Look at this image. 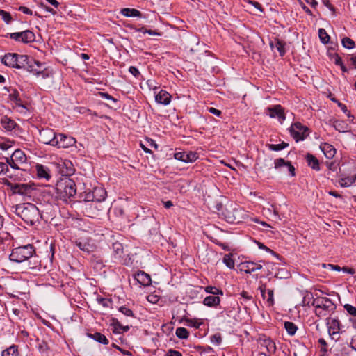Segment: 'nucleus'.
<instances>
[{
    "label": "nucleus",
    "instance_id": "obj_1",
    "mask_svg": "<svg viewBox=\"0 0 356 356\" xmlns=\"http://www.w3.org/2000/svg\"><path fill=\"white\" fill-rule=\"evenodd\" d=\"M13 211L26 222L31 225L38 221L40 212L35 205L24 203L13 207Z\"/></svg>",
    "mask_w": 356,
    "mask_h": 356
},
{
    "label": "nucleus",
    "instance_id": "obj_2",
    "mask_svg": "<svg viewBox=\"0 0 356 356\" xmlns=\"http://www.w3.org/2000/svg\"><path fill=\"white\" fill-rule=\"evenodd\" d=\"M56 197L67 201L76 193V186L74 180L64 177L58 181L56 186Z\"/></svg>",
    "mask_w": 356,
    "mask_h": 356
},
{
    "label": "nucleus",
    "instance_id": "obj_3",
    "mask_svg": "<svg viewBox=\"0 0 356 356\" xmlns=\"http://www.w3.org/2000/svg\"><path fill=\"white\" fill-rule=\"evenodd\" d=\"M2 63L6 66L22 69L28 61V56L19 55L15 53L6 54L1 59Z\"/></svg>",
    "mask_w": 356,
    "mask_h": 356
},
{
    "label": "nucleus",
    "instance_id": "obj_4",
    "mask_svg": "<svg viewBox=\"0 0 356 356\" xmlns=\"http://www.w3.org/2000/svg\"><path fill=\"white\" fill-rule=\"evenodd\" d=\"M34 250L31 245L15 248L10 254V259L17 263L23 262L33 254Z\"/></svg>",
    "mask_w": 356,
    "mask_h": 356
},
{
    "label": "nucleus",
    "instance_id": "obj_5",
    "mask_svg": "<svg viewBox=\"0 0 356 356\" xmlns=\"http://www.w3.org/2000/svg\"><path fill=\"white\" fill-rule=\"evenodd\" d=\"M224 216L227 222L234 223L241 222L245 218L246 214L241 207L231 204L225 209Z\"/></svg>",
    "mask_w": 356,
    "mask_h": 356
},
{
    "label": "nucleus",
    "instance_id": "obj_6",
    "mask_svg": "<svg viewBox=\"0 0 356 356\" xmlns=\"http://www.w3.org/2000/svg\"><path fill=\"white\" fill-rule=\"evenodd\" d=\"M313 305L315 307V313L319 317H324L334 309V304L327 298L321 297L314 299Z\"/></svg>",
    "mask_w": 356,
    "mask_h": 356
},
{
    "label": "nucleus",
    "instance_id": "obj_7",
    "mask_svg": "<svg viewBox=\"0 0 356 356\" xmlns=\"http://www.w3.org/2000/svg\"><path fill=\"white\" fill-rule=\"evenodd\" d=\"M26 63H27L24 65V68L28 72L38 77L42 76V78H46L49 76V72H47L44 63L37 61L33 58H30L29 56L28 61Z\"/></svg>",
    "mask_w": 356,
    "mask_h": 356
},
{
    "label": "nucleus",
    "instance_id": "obj_8",
    "mask_svg": "<svg viewBox=\"0 0 356 356\" xmlns=\"http://www.w3.org/2000/svg\"><path fill=\"white\" fill-rule=\"evenodd\" d=\"M290 132L296 142L303 140L309 135L308 128L300 122L293 124Z\"/></svg>",
    "mask_w": 356,
    "mask_h": 356
},
{
    "label": "nucleus",
    "instance_id": "obj_9",
    "mask_svg": "<svg viewBox=\"0 0 356 356\" xmlns=\"http://www.w3.org/2000/svg\"><path fill=\"white\" fill-rule=\"evenodd\" d=\"M3 183L10 187L14 194L30 195L33 190V186L29 184H11L8 180H5Z\"/></svg>",
    "mask_w": 356,
    "mask_h": 356
},
{
    "label": "nucleus",
    "instance_id": "obj_10",
    "mask_svg": "<svg viewBox=\"0 0 356 356\" xmlns=\"http://www.w3.org/2000/svg\"><path fill=\"white\" fill-rule=\"evenodd\" d=\"M26 161L25 154L20 149H16L12 154L10 159H7V163L14 169H19V165Z\"/></svg>",
    "mask_w": 356,
    "mask_h": 356
},
{
    "label": "nucleus",
    "instance_id": "obj_11",
    "mask_svg": "<svg viewBox=\"0 0 356 356\" xmlns=\"http://www.w3.org/2000/svg\"><path fill=\"white\" fill-rule=\"evenodd\" d=\"M259 343L260 349L261 350V353L265 356L270 355L275 352V343L270 338H260L259 339Z\"/></svg>",
    "mask_w": 356,
    "mask_h": 356
},
{
    "label": "nucleus",
    "instance_id": "obj_12",
    "mask_svg": "<svg viewBox=\"0 0 356 356\" xmlns=\"http://www.w3.org/2000/svg\"><path fill=\"white\" fill-rule=\"evenodd\" d=\"M76 143L75 138L64 134L56 135L54 146L58 148H67Z\"/></svg>",
    "mask_w": 356,
    "mask_h": 356
},
{
    "label": "nucleus",
    "instance_id": "obj_13",
    "mask_svg": "<svg viewBox=\"0 0 356 356\" xmlns=\"http://www.w3.org/2000/svg\"><path fill=\"white\" fill-rule=\"evenodd\" d=\"M56 135L51 129H42L40 131V140L44 144L54 145Z\"/></svg>",
    "mask_w": 356,
    "mask_h": 356
},
{
    "label": "nucleus",
    "instance_id": "obj_14",
    "mask_svg": "<svg viewBox=\"0 0 356 356\" xmlns=\"http://www.w3.org/2000/svg\"><path fill=\"white\" fill-rule=\"evenodd\" d=\"M240 270L250 274L262 268V265L253 261H244L239 265Z\"/></svg>",
    "mask_w": 356,
    "mask_h": 356
},
{
    "label": "nucleus",
    "instance_id": "obj_15",
    "mask_svg": "<svg viewBox=\"0 0 356 356\" xmlns=\"http://www.w3.org/2000/svg\"><path fill=\"white\" fill-rule=\"evenodd\" d=\"M175 159L185 163H191L197 159V155L194 152H177L175 154Z\"/></svg>",
    "mask_w": 356,
    "mask_h": 356
},
{
    "label": "nucleus",
    "instance_id": "obj_16",
    "mask_svg": "<svg viewBox=\"0 0 356 356\" xmlns=\"http://www.w3.org/2000/svg\"><path fill=\"white\" fill-rule=\"evenodd\" d=\"M327 325L330 335L332 336L333 339H335L334 337L339 334L340 330L339 321L336 318H329L327 321Z\"/></svg>",
    "mask_w": 356,
    "mask_h": 356
},
{
    "label": "nucleus",
    "instance_id": "obj_17",
    "mask_svg": "<svg viewBox=\"0 0 356 356\" xmlns=\"http://www.w3.org/2000/svg\"><path fill=\"white\" fill-rule=\"evenodd\" d=\"M76 245L80 250L88 253L93 252L96 248V245L87 238L76 241Z\"/></svg>",
    "mask_w": 356,
    "mask_h": 356
},
{
    "label": "nucleus",
    "instance_id": "obj_18",
    "mask_svg": "<svg viewBox=\"0 0 356 356\" xmlns=\"http://www.w3.org/2000/svg\"><path fill=\"white\" fill-rule=\"evenodd\" d=\"M263 211L265 215L269 217H274L281 220L277 207L269 202H266V205L263 207Z\"/></svg>",
    "mask_w": 356,
    "mask_h": 356
},
{
    "label": "nucleus",
    "instance_id": "obj_19",
    "mask_svg": "<svg viewBox=\"0 0 356 356\" xmlns=\"http://www.w3.org/2000/svg\"><path fill=\"white\" fill-rule=\"evenodd\" d=\"M268 111L270 118H277L281 122L285 120V115L280 105H277L273 108H268Z\"/></svg>",
    "mask_w": 356,
    "mask_h": 356
},
{
    "label": "nucleus",
    "instance_id": "obj_20",
    "mask_svg": "<svg viewBox=\"0 0 356 356\" xmlns=\"http://www.w3.org/2000/svg\"><path fill=\"white\" fill-rule=\"evenodd\" d=\"M275 168L276 169H280L282 168H287L288 172L291 175L294 176V167L291 164V163L284 161L283 159H277L274 162Z\"/></svg>",
    "mask_w": 356,
    "mask_h": 356
},
{
    "label": "nucleus",
    "instance_id": "obj_21",
    "mask_svg": "<svg viewBox=\"0 0 356 356\" xmlns=\"http://www.w3.org/2000/svg\"><path fill=\"white\" fill-rule=\"evenodd\" d=\"M171 95L165 90H160L155 96V100L159 104L168 105L170 104Z\"/></svg>",
    "mask_w": 356,
    "mask_h": 356
},
{
    "label": "nucleus",
    "instance_id": "obj_22",
    "mask_svg": "<svg viewBox=\"0 0 356 356\" xmlns=\"http://www.w3.org/2000/svg\"><path fill=\"white\" fill-rule=\"evenodd\" d=\"M259 289L261 293L262 297L265 299L266 298V301L269 305H273L274 303V298H273V291L270 289L267 292V297L266 296V286L265 284L261 283Z\"/></svg>",
    "mask_w": 356,
    "mask_h": 356
},
{
    "label": "nucleus",
    "instance_id": "obj_23",
    "mask_svg": "<svg viewBox=\"0 0 356 356\" xmlns=\"http://www.w3.org/2000/svg\"><path fill=\"white\" fill-rule=\"evenodd\" d=\"M135 279L143 286H149L151 284L150 276L143 271L138 273L135 275Z\"/></svg>",
    "mask_w": 356,
    "mask_h": 356
},
{
    "label": "nucleus",
    "instance_id": "obj_24",
    "mask_svg": "<svg viewBox=\"0 0 356 356\" xmlns=\"http://www.w3.org/2000/svg\"><path fill=\"white\" fill-rule=\"evenodd\" d=\"M321 149L324 153L325 156L327 159H332L335 154H336V149L335 148L328 143H324L321 146Z\"/></svg>",
    "mask_w": 356,
    "mask_h": 356
},
{
    "label": "nucleus",
    "instance_id": "obj_25",
    "mask_svg": "<svg viewBox=\"0 0 356 356\" xmlns=\"http://www.w3.org/2000/svg\"><path fill=\"white\" fill-rule=\"evenodd\" d=\"M95 200L97 202H102L106 198V191L102 187L95 188L92 191Z\"/></svg>",
    "mask_w": 356,
    "mask_h": 356
},
{
    "label": "nucleus",
    "instance_id": "obj_26",
    "mask_svg": "<svg viewBox=\"0 0 356 356\" xmlns=\"http://www.w3.org/2000/svg\"><path fill=\"white\" fill-rule=\"evenodd\" d=\"M37 175L39 178L49 180L50 179L49 171L48 168H45L42 165L38 164L35 166Z\"/></svg>",
    "mask_w": 356,
    "mask_h": 356
},
{
    "label": "nucleus",
    "instance_id": "obj_27",
    "mask_svg": "<svg viewBox=\"0 0 356 356\" xmlns=\"http://www.w3.org/2000/svg\"><path fill=\"white\" fill-rule=\"evenodd\" d=\"M21 42L24 43L31 42L35 40V34L31 31L20 32Z\"/></svg>",
    "mask_w": 356,
    "mask_h": 356
},
{
    "label": "nucleus",
    "instance_id": "obj_28",
    "mask_svg": "<svg viewBox=\"0 0 356 356\" xmlns=\"http://www.w3.org/2000/svg\"><path fill=\"white\" fill-rule=\"evenodd\" d=\"M220 298L215 296H209L204 299L203 303L209 307L216 306L220 303Z\"/></svg>",
    "mask_w": 356,
    "mask_h": 356
},
{
    "label": "nucleus",
    "instance_id": "obj_29",
    "mask_svg": "<svg viewBox=\"0 0 356 356\" xmlns=\"http://www.w3.org/2000/svg\"><path fill=\"white\" fill-rule=\"evenodd\" d=\"M1 124L3 127L8 131L13 130L16 126V123L13 120L7 118L6 116L2 118Z\"/></svg>",
    "mask_w": 356,
    "mask_h": 356
},
{
    "label": "nucleus",
    "instance_id": "obj_30",
    "mask_svg": "<svg viewBox=\"0 0 356 356\" xmlns=\"http://www.w3.org/2000/svg\"><path fill=\"white\" fill-rule=\"evenodd\" d=\"M334 127L336 130L342 133L348 131L350 129L348 124L341 120H336L334 122Z\"/></svg>",
    "mask_w": 356,
    "mask_h": 356
},
{
    "label": "nucleus",
    "instance_id": "obj_31",
    "mask_svg": "<svg viewBox=\"0 0 356 356\" xmlns=\"http://www.w3.org/2000/svg\"><path fill=\"white\" fill-rule=\"evenodd\" d=\"M356 182L355 177H346L339 179V184L341 187H348Z\"/></svg>",
    "mask_w": 356,
    "mask_h": 356
},
{
    "label": "nucleus",
    "instance_id": "obj_32",
    "mask_svg": "<svg viewBox=\"0 0 356 356\" xmlns=\"http://www.w3.org/2000/svg\"><path fill=\"white\" fill-rule=\"evenodd\" d=\"M121 13L126 17H140L141 13L139 10L134 8H123Z\"/></svg>",
    "mask_w": 356,
    "mask_h": 356
},
{
    "label": "nucleus",
    "instance_id": "obj_33",
    "mask_svg": "<svg viewBox=\"0 0 356 356\" xmlns=\"http://www.w3.org/2000/svg\"><path fill=\"white\" fill-rule=\"evenodd\" d=\"M89 336L90 337H92L96 341H98V342H99L101 343H103V344H108V340L107 339L106 336L102 334H101V333H99V332H96V333H94V334H90Z\"/></svg>",
    "mask_w": 356,
    "mask_h": 356
},
{
    "label": "nucleus",
    "instance_id": "obj_34",
    "mask_svg": "<svg viewBox=\"0 0 356 356\" xmlns=\"http://www.w3.org/2000/svg\"><path fill=\"white\" fill-rule=\"evenodd\" d=\"M1 356H19L17 348L15 346H11L2 352Z\"/></svg>",
    "mask_w": 356,
    "mask_h": 356
},
{
    "label": "nucleus",
    "instance_id": "obj_35",
    "mask_svg": "<svg viewBox=\"0 0 356 356\" xmlns=\"http://www.w3.org/2000/svg\"><path fill=\"white\" fill-rule=\"evenodd\" d=\"M307 161L308 165L314 170H319L318 161L312 155L308 154L307 156Z\"/></svg>",
    "mask_w": 356,
    "mask_h": 356
},
{
    "label": "nucleus",
    "instance_id": "obj_36",
    "mask_svg": "<svg viewBox=\"0 0 356 356\" xmlns=\"http://www.w3.org/2000/svg\"><path fill=\"white\" fill-rule=\"evenodd\" d=\"M113 250L115 253V257H120L123 253V245L119 242H115L113 243Z\"/></svg>",
    "mask_w": 356,
    "mask_h": 356
},
{
    "label": "nucleus",
    "instance_id": "obj_37",
    "mask_svg": "<svg viewBox=\"0 0 356 356\" xmlns=\"http://www.w3.org/2000/svg\"><path fill=\"white\" fill-rule=\"evenodd\" d=\"M284 327H285L286 330L287 331L288 334L290 335H293L297 330V327L292 322H289V321L285 322Z\"/></svg>",
    "mask_w": 356,
    "mask_h": 356
},
{
    "label": "nucleus",
    "instance_id": "obj_38",
    "mask_svg": "<svg viewBox=\"0 0 356 356\" xmlns=\"http://www.w3.org/2000/svg\"><path fill=\"white\" fill-rule=\"evenodd\" d=\"M176 336L179 339H187L189 336V332L184 327H178L176 330Z\"/></svg>",
    "mask_w": 356,
    "mask_h": 356
},
{
    "label": "nucleus",
    "instance_id": "obj_39",
    "mask_svg": "<svg viewBox=\"0 0 356 356\" xmlns=\"http://www.w3.org/2000/svg\"><path fill=\"white\" fill-rule=\"evenodd\" d=\"M288 146V143L282 142L280 144H270L268 145V148L272 151L277 152L287 147Z\"/></svg>",
    "mask_w": 356,
    "mask_h": 356
},
{
    "label": "nucleus",
    "instance_id": "obj_40",
    "mask_svg": "<svg viewBox=\"0 0 356 356\" xmlns=\"http://www.w3.org/2000/svg\"><path fill=\"white\" fill-rule=\"evenodd\" d=\"M185 322H186V325L187 326L193 327L195 328H199L200 325L202 324V323L201 321H200L199 320H197L196 318H192V319L186 318Z\"/></svg>",
    "mask_w": 356,
    "mask_h": 356
},
{
    "label": "nucleus",
    "instance_id": "obj_41",
    "mask_svg": "<svg viewBox=\"0 0 356 356\" xmlns=\"http://www.w3.org/2000/svg\"><path fill=\"white\" fill-rule=\"evenodd\" d=\"M318 35H319V38H320V40L323 43V44H327L328 43L329 40H330V36L328 35V34L327 33V32L325 31V29H320L318 30Z\"/></svg>",
    "mask_w": 356,
    "mask_h": 356
},
{
    "label": "nucleus",
    "instance_id": "obj_42",
    "mask_svg": "<svg viewBox=\"0 0 356 356\" xmlns=\"http://www.w3.org/2000/svg\"><path fill=\"white\" fill-rule=\"evenodd\" d=\"M100 202H94L88 204L89 209L91 210L90 212L92 215H97V213L93 211V209H97V211L103 210V207L99 204Z\"/></svg>",
    "mask_w": 356,
    "mask_h": 356
},
{
    "label": "nucleus",
    "instance_id": "obj_43",
    "mask_svg": "<svg viewBox=\"0 0 356 356\" xmlns=\"http://www.w3.org/2000/svg\"><path fill=\"white\" fill-rule=\"evenodd\" d=\"M223 262L229 268H234V261L232 257L231 254H226L223 258Z\"/></svg>",
    "mask_w": 356,
    "mask_h": 356
},
{
    "label": "nucleus",
    "instance_id": "obj_44",
    "mask_svg": "<svg viewBox=\"0 0 356 356\" xmlns=\"http://www.w3.org/2000/svg\"><path fill=\"white\" fill-rule=\"evenodd\" d=\"M341 42L343 46L347 49H353L355 46L354 41L348 37L343 38Z\"/></svg>",
    "mask_w": 356,
    "mask_h": 356
},
{
    "label": "nucleus",
    "instance_id": "obj_45",
    "mask_svg": "<svg viewBox=\"0 0 356 356\" xmlns=\"http://www.w3.org/2000/svg\"><path fill=\"white\" fill-rule=\"evenodd\" d=\"M271 47H275L281 56L285 54L284 45L280 41H277L275 45L271 44Z\"/></svg>",
    "mask_w": 356,
    "mask_h": 356
},
{
    "label": "nucleus",
    "instance_id": "obj_46",
    "mask_svg": "<svg viewBox=\"0 0 356 356\" xmlns=\"http://www.w3.org/2000/svg\"><path fill=\"white\" fill-rule=\"evenodd\" d=\"M0 16H1L2 19L6 24H9L12 21V17L10 14L5 10H0Z\"/></svg>",
    "mask_w": 356,
    "mask_h": 356
},
{
    "label": "nucleus",
    "instance_id": "obj_47",
    "mask_svg": "<svg viewBox=\"0 0 356 356\" xmlns=\"http://www.w3.org/2000/svg\"><path fill=\"white\" fill-rule=\"evenodd\" d=\"M322 267L323 268H327L330 270L340 271L341 270V268L339 266L331 264H323Z\"/></svg>",
    "mask_w": 356,
    "mask_h": 356
},
{
    "label": "nucleus",
    "instance_id": "obj_48",
    "mask_svg": "<svg viewBox=\"0 0 356 356\" xmlns=\"http://www.w3.org/2000/svg\"><path fill=\"white\" fill-rule=\"evenodd\" d=\"M211 342L215 345H219L222 342V337L220 334H216L211 337Z\"/></svg>",
    "mask_w": 356,
    "mask_h": 356
},
{
    "label": "nucleus",
    "instance_id": "obj_49",
    "mask_svg": "<svg viewBox=\"0 0 356 356\" xmlns=\"http://www.w3.org/2000/svg\"><path fill=\"white\" fill-rule=\"evenodd\" d=\"M205 291L207 293H211L213 295H218L219 293L222 294V291L219 290L218 289H217L214 286H207V287H206Z\"/></svg>",
    "mask_w": 356,
    "mask_h": 356
},
{
    "label": "nucleus",
    "instance_id": "obj_50",
    "mask_svg": "<svg viewBox=\"0 0 356 356\" xmlns=\"http://www.w3.org/2000/svg\"><path fill=\"white\" fill-rule=\"evenodd\" d=\"M346 310L351 315L356 316V308L351 305L346 304L344 306Z\"/></svg>",
    "mask_w": 356,
    "mask_h": 356
},
{
    "label": "nucleus",
    "instance_id": "obj_51",
    "mask_svg": "<svg viewBox=\"0 0 356 356\" xmlns=\"http://www.w3.org/2000/svg\"><path fill=\"white\" fill-rule=\"evenodd\" d=\"M119 310L125 316H133L132 311L131 309H129V308H127L125 307H120Z\"/></svg>",
    "mask_w": 356,
    "mask_h": 356
},
{
    "label": "nucleus",
    "instance_id": "obj_52",
    "mask_svg": "<svg viewBox=\"0 0 356 356\" xmlns=\"http://www.w3.org/2000/svg\"><path fill=\"white\" fill-rule=\"evenodd\" d=\"M85 201L88 202H91V203L96 202L95 200L92 191H90L86 193V197H85Z\"/></svg>",
    "mask_w": 356,
    "mask_h": 356
},
{
    "label": "nucleus",
    "instance_id": "obj_53",
    "mask_svg": "<svg viewBox=\"0 0 356 356\" xmlns=\"http://www.w3.org/2000/svg\"><path fill=\"white\" fill-rule=\"evenodd\" d=\"M8 171V168L6 163L0 162V175L6 174Z\"/></svg>",
    "mask_w": 356,
    "mask_h": 356
},
{
    "label": "nucleus",
    "instance_id": "obj_54",
    "mask_svg": "<svg viewBox=\"0 0 356 356\" xmlns=\"http://www.w3.org/2000/svg\"><path fill=\"white\" fill-rule=\"evenodd\" d=\"M129 71L135 77H138L139 76V74H140V72L138 71V70L136 67H134V66L130 67L129 69Z\"/></svg>",
    "mask_w": 356,
    "mask_h": 356
},
{
    "label": "nucleus",
    "instance_id": "obj_55",
    "mask_svg": "<svg viewBox=\"0 0 356 356\" xmlns=\"http://www.w3.org/2000/svg\"><path fill=\"white\" fill-rule=\"evenodd\" d=\"M10 38L16 41H21L20 32L10 33Z\"/></svg>",
    "mask_w": 356,
    "mask_h": 356
},
{
    "label": "nucleus",
    "instance_id": "obj_56",
    "mask_svg": "<svg viewBox=\"0 0 356 356\" xmlns=\"http://www.w3.org/2000/svg\"><path fill=\"white\" fill-rule=\"evenodd\" d=\"M19 10L24 14L31 15L33 14L32 11L29 8L25 7V6H20L19 8Z\"/></svg>",
    "mask_w": 356,
    "mask_h": 356
},
{
    "label": "nucleus",
    "instance_id": "obj_57",
    "mask_svg": "<svg viewBox=\"0 0 356 356\" xmlns=\"http://www.w3.org/2000/svg\"><path fill=\"white\" fill-rule=\"evenodd\" d=\"M99 95L102 97V98H104L107 100H111V101H113V102H115V99L113 98L111 95H109L107 93H104V92H99Z\"/></svg>",
    "mask_w": 356,
    "mask_h": 356
},
{
    "label": "nucleus",
    "instance_id": "obj_58",
    "mask_svg": "<svg viewBox=\"0 0 356 356\" xmlns=\"http://www.w3.org/2000/svg\"><path fill=\"white\" fill-rule=\"evenodd\" d=\"M166 356H181V354L179 351L170 350Z\"/></svg>",
    "mask_w": 356,
    "mask_h": 356
},
{
    "label": "nucleus",
    "instance_id": "obj_59",
    "mask_svg": "<svg viewBox=\"0 0 356 356\" xmlns=\"http://www.w3.org/2000/svg\"><path fill=\"white\" fill-rule=\"evenodd\" d=\"M209 111L211 113H213L214 115H216V116H220V114H221V111L220 110H218L215 108H213V107H211L209 108Z\"/></svg>",
    "mask_w": 356,
    "mask_h": 356
},
{
    "label": "nucleus",
    "instance_id": "obj_60",
    "mask_svg": "<svg viewBox=\"0 0 356 356\" xmlns=\"http://www.w3.org/2000/svg\"><path fill=\"white\" fill-rule=\"evenodd\" d=\"M341 270H343L345 273H349V274H353L355 273V270L353 268H347V267H343Z\"/></svg>",
    "mask_w": 356,
    "mask_h": 356
},
{
    "label": "nucleus",
    "instance_id": "obj_61",
    "mask_svg": "<svg viewBox=\"0 0 356 356\" xmlns=\"http://www.w3.org/2000/svg\"><path fill=\"white\" fill-rule=\"evenodd\" d=\"M307 3H309L313 8H316L318 5L316 0H305Z\"/></svg>",
    "mask_w": 356,
    "mask_h": 356
},
{
    "label": "nucleus",
    "instance_id": "obj_62",
    "mask_svg": "<svg viewBox=\"0 0 356 356\" xmlns=\"http://www.w3.org/2000/svg\"><path fill=\"white\" fill-rule=\"evenodd\" d=\"M41 6L47 11V12H49L51 13H52L53 15H55L56 14V11L51 8H49L47 6H44L43 4H41Z\"/></svg>",
    "mask_w": 356,
    "mask_h": 356
},
{
    "label": "nucleus",
    "instance_id": "obj_63",
    "mask_svg": "<svg viewBox=\"0 0 356 356\" xmlns=\"http://www.w3.org/2000/svg\"><path fill=\"white\" fill-rule=\"evenodd\" d=\"M334 63L336 65H338L339 66L342 65L343 64L341 58L338 56L335 58Z\"/></svg>",
    "mask_w": 356,
    "mask_h": 356
},
{
    "label": "nucleus",
    "instance_id": "obj_64",
    "mask_svg": "<svg viewBox=\"0 0 356 356\" xmlns=\"http://www.w3.org/2000/svg\"><path fill=\"white\" fill-rule=\"evenodd\" d=\"M147 299L151 302H156L157 301V297L156 296H149Z\"/></svg>",
    "mask_w": 356,
    "mask_h": 356
}]
</instances>
